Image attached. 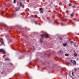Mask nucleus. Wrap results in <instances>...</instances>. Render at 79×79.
<instances>
[{
	"mask_svg": "<svg viewBox=\"0 0 79 79\" xmlns=\"http://www.w3.org/2000/svg\"><path fill=\"white\" fill-rule=\"evenodd\" d=\"M0 51H1V52H3L4 54H5V50L4 49H0Z\"/></svg>",
	"mask_w": 79,
	"mask_h": 79,
	"instance_id": "obj_3",
	"label": "nucleus"
},
{
	"mask_svg": "<svg viewBox=\"0 0 79 79\" xmlns=\"http://www.w3.org/2000/svg\"><path fill=\"white\" fill-rule=\"evenodd\" d=\"M20 9V7H19L18 9L17 8H15V11H19V9Z\"/></svg>",
	"mask_w": 79,
	"mask_h": 79,
	"instance_id": "obj_5",
	"label": "nucleus"
},
{
	"mask_svg": "<svg viewBox=\"0 0 79 79\" xmlns=\"http://www.w3.org/2000/svg\"><path fill=\"white\" fill-rule=\"evenodd\" d=\"M7 18H8V17H7Z\"/></svg>",
	"mask_w": 79,
	"mask_h": 79,
	"instance_id": "obj_29",
	"label": "nucleus"
},
{
	"mask_svg": "<svg viewBox=\"0 0 79 79\" xmlns=\"http://www.w3.org/2000/svg\"><path fill=\"white\" fill-rule=\"evenodd\" d=\"M40 41L41 42V43H42V42H43V40H41V39L40 38Z\"/></svg>",
	"mask_w": 79,
	"mask_h": 79,
	"instance_id": "obj_12",
	"label": "nucleus"
},
{
	"mask_svg": "<svg viewBox=\"0 0 79 79\" xmlns=\"http://www.w3.org/2000/svg\"><path fill=\"white\" fill-rule=\"evenodd\" d=\"M61 24H62V25H63V23H61Z\"/></svg>",
	"mask_w": 79,
	"mask_h": 79,
	"instance_id": "obj_25",
	"label": "nucleus"
},
{
	"mask_svg": "<svg viewBox=\"0 0 79 79\" xmlns=\"http://www.w3.org/2000/svg\"><path fill=\"white\" fill-rule=\"evenodd\" d=\"M35 23L36 24H37V23L36 21H35Z\"/></svg>",
	"mask_w": 79,
	"mask_h": 79,
	"instance_id": "obj_17",
	"label": "nucleus"
},
{
	"mask_svg": "<svg viewBox=\"0 0 79 79\" xmlns=\"http://www.w3.org/2000/svg\"><path fill=\"white\" fill-rule=\"evenodd\" d=\"M12 16H13V17H15V16H16V14H14V15H9V17H10V18H13V17H12Z\"/></svg>",
	"mask_w": 79,
	"mask_h": 79,
	"instance_id": "obj_2",
	"label": "nucleus"
},
{
	"mask_svg": "<svg viewBox=\"0 0 79 79\" xmlns=\"http://www.w3.org/2000/svg\"><path fill=\"white\" fill-rule=\"evenodd\" d=\"M1 43L2 45H3L5 46V44H4V42H3V41H1Z\"/></svg>",
	"mask_w": 79,
	"mask_h": 79,
	"instance_id": "obj_6",
	"label": "nucleus"
},
{
	"mask_svg": "<svg viewBox=\"0 0 79 79\" xmlns=\"http://www.w3.org/2000/svg\"><path fill=\"white\" fill-rule=\"evenodd\" d=\"M42 8H40V11H42Z\"/></svg>",
	"mask_w": 79,
	"mask_h": 79,
	"instance_id": "obj_15",
	"label": "nucleus"
},
{
	"mask_svg": "<svg viewBox=\"0 0 79 79\" xmlns=\"http://www.w3.org/2000/svg\"><path fill=\"white\" fill-rule=\"evenodd\" d=\"M70 61L73 63V65H74L75 64H76V62L74 60H73H73H71Z\"/></svg>",
	"mask_w": 79,
	"mask_h": 79,
	"instance_id": "obj_4",
	"label": "nucleus"
},
{
	"mask_svg": "<svg viewBox=\"0 0 79 79\" xmlns=\"http://www.w3.org/2000/svg\"><path fill=\"white\" fill-rule=\"evenodd\" d=\"M19 4H17V6H19Z\"/></svg>",
	"mask_w": 79,
	"mask_h": 79,
	"instance_id": "obj_22",
	"label": "nucleus"
},
{
	"mask_svg": "<svg viewBox=\"0 0 79 79\" xmlns=\"http://www.w3.org/2000/svg\"><path fill=\"white\" fill-rule=\"evenodd\" d=\"M74 6H73V7H74Z\"/></svg>",
	"mask_w": 79,
	"mask_h": 79,
	"instance_id": "obj_27",
	"label": "nucleus"
},
{
	"mask_svg": "<svg viewBox=\"0 0 79 79\" xmlns=\"http://www.w3.org/2000/svg\"><path fill=\"white\" fill-rule=\"evenodd\" d=\"M37 15H35V18H37Z\"/></svg>",
	"mask_w": 79,
	"mask_h": 79,
	"instance_id": "obj_19",
	"label": "nucleus"
},
{
	"mask_svg": "<svg viewBox=\"0 0 79 79\" xmlns=\"http://www.w3.org/2000/svg\"><path fill=\"white\" fill-rule=\"evenodd\" d=\"M5 60H6V61H8V60H10V59L8 58H6L5 59Z\"/></svg>",
	"mask_w": 79,
	"mask_h": 79,
	"instance_id": "obj_7",
	"label": "nucleus"
},
{
	"mask_svg": "<svg viewBox=\"0 0 79 79\" xmlns=\"http://www.w3.org/2000/svg\"><path fill=\"white\" fill-rule=\"evenodd\" d=\"M63 46H64V47H66V45H67V43H64L63 44Z\"/></svg>",
	"mask_w": 79,
	"mask_h": 79,
	"instance_id": "obj_8",
	"label": "nucleus"
},
{
	"mask_svg": "<svg viewBox=\"0 0 79 79\" xmlns=\"http://www.w3.org/2000/svg\"><path fill=\"white\" fill-rule=\"evenodd\" d=\"M73 73H74V72H73L72 73V76H74V74H73Z\"/></svg>",
	"mask_w": 79,
	"mask_h": 79,
	"instance_id": "obj_14",
	"label": "nucleus"
},
{
	"mask_svg": "<svg viewBox=\"0 0 79 79\" xmlns=\"http://www.w3.org/2000/svg\"><path fill=\"white\" fill-rule=\"evenodd\" d=\"M74 70H75V71H76V68H74Z\"/></svg>",
	"mask_w": 79,
	"mask_h": 79,
	"instance_id": "obj_20",
	"label": "nucleus"
},
{
	"mask_svg": "<svg viewBox=\"0 0 79 79\" xmlns=\"http://www.w3.org/2000/svg\"><path fill=\"white\" fill-rule=\"evenodd\" d=\"M26 74H27V73H26Z\"/></svg>",
	"mask_w": 79,
	"mask_h": 79,
	"instance_id": "obj_28",
	"label": "nucleus"
},
{
	"mask_svg": "<svg viewBox=\"0 0 79 79\" xmlns=\"http://www.w3.org/2000/svg\"><path fill=\"white\" fill-rule=\"evenodd\" d=\"M43 13V11H41L40 12V13Z\"/></svg>",
	"mask_w": 79,
	"mask_h": 79,
	"instance_id": "obj_21",
	"label": "nucleus"
},
{
	"mask_svg": "<svg viewBox=\"0 0 79 79\" xmlns=\"http://www.w3.org/2000/svg\"><path fill=\"white\" fill-rule=\"evenodd\" d=\"M20 6H22V2H21L20 3Z\"/></svg>",
	"mask_w": 79,
	"mask_h": 79,
	"instance_id": "obj_10",
	"label": "nucleus"
},
{
	"mask_svg": "<svg viewBox=\"0 0 79 79\" xmlns=\"http://www.w3.org/2000/svg\"><path fill=\"white\" fill-rule=\"evenodd\" d=\"M60 40H63V38H62L61 37H60Z\"/></svg>",
	"mask_w": 79,
	"mask_h": 79,
	"instance_id": "obj_13",
	"label": "nucleus"
},
{
	"mask_svg": "<svg viewBox=\"0 0 79 79\" xmlns=\"http://www.w3.org/2000/svg\"><path fill=\"white\" fill-rule=\"evenodd\" d=\"M14 3H16V0H14Z\"/></svg>",
	"mask_w": 79,
	"mask_h": 79,
	"instance_id": "obj_16",
	"label": "nucleus"
},
{
	"mask_svg": "<svg viewBox=\"0 0 79 79\" xmlns=\"http://www.w3.org/2000/svg\"><path fill=\"white\" fill-rule=\"evenodd\" d=\"M45 36H46L47 37H48V34L46 33L45 35H41V37L42 38V39H44V37H45Z\"/></svg>",
	"mask_w": 79,
	"mask_h": 79,
	"instance_id": "obj_1",
	"label": "nucleus"
},
{
	"mask_svg": "<svg viewBox=\"0 0 79 79\" xmlns=\"http://www.w3.org/2000/svg\"><path fill=\"white\" fill-rule=\"evenodd\" d=\"M70 15H71V17H73V16H73V15H74V14L73 13V14H71Z\"/></svg>",
	"mask_w": 79,
	"mask_h": 79,
	"instance_id": "obj_9",
	"label": "nucleus"
},
{
	"mask_svg": "<svg viewBox=\"0 0 79 79\" xmlns=\"http://www.w3.org/2000/svg\"><path fill=\"white\" fill-rule=\"evenodd\" d=\"M68 64H70V63H68Z\"/></svg>",
	"mask_w": 79,
	"mask_h": 79,
	"instance_id": "obj_23",
	"label": "nucleus"
},
{
	"mask_svg": "<svg viewBox=\"0 0 79 79\" xmlns=\"http://www.w3.org/2000/svg\"><path fill=\"white\" fill-rule=\"evenodd\" d=\"M65 56H68V54H66L65 55Z\"/></svg>",
	"mask_w": 79,
	"mask_h": 79,
	"instance_id": "obj_18",
	"label": "nucleus"
},
{
	"mask_svg": "<svg viewBox=\"0 0 79 79\" xmlns=\"http://www.w3.org/2000/svg\"><path fill=\"white\" fill-rule=\"evenodd\" d=\"M74 56H77V53L76 52L74 53Z\"/></svg>",
	"mask_w": 79,
	"mask_h": 79,
	"instance_id": "obj_11",
	"label": "nucleus"
},
{
	"mask_svg": "<svg viewBox=\"0 0 79 79\" xmlns=\"http://www.w3.org/2000/svg\"><path fill=\"white\" fill-rule=\"evenodd\" d=\"M74 45H75L76 44H74Z\"/></svg>",
	"mask_w": 79,
	"mask_h": 79,
	"instance_id": "obj_26",
	"label": "nucleus"
},
{
	"mask_svg": "<svg viewBox=\"0 0 79 79\" xmlns=\"http://www.w3.org/2000/svg\"><path fill=\"white\" fill-rule=\"evenodd\" d=\"M25 11H27V10H25Z\"/></svg>",
	"mask_w": 79,
	"mask_h": 79,
	"instance_id": "obj_24",
	"label": "nucleus"
}]
</instances>
